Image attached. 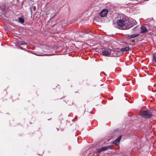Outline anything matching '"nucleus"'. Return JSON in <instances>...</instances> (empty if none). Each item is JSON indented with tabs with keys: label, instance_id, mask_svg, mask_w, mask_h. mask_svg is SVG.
<instances>
[{
	"label": "nucleus",
	"instance_id": "f257e3e1",
	"mask_svg": "<svg viewBox=\"0 0 156 156\" xmlns=\"http://www.w3.org/2000/svg\"><path fill=\"white\" fill-rule=\"evenodd\" d=\"M126 26L124 28V29H128L134 25V23H132V20L130 19H127L126 20Z\"/></svg>",
	"mask_w": 156,
	"mask_h": 156
},
{
	"label": "nucleus",
	"instance_id": "f03ea898",
	"mask_svg": "<svg viewBox=\"0 0 156 156\" xmlns=\"http://www.w3.org/2000/svg\"><path fill=\"white\" fill-rule=\"evenodd\" d=\"M141 115L145 118H149L151 117L152 114L150 110L144 111L140 113Z\"/></svg>",
	"mask_w": 156,
	"mask_h": 156
},
{
	"label": "nucleus",
	"instance_id": "7ed1b4c3",
	"mask_svg": "<svg viewBox=\"0 0 156 156\" xmlns=\"http://www.w3.org/2000/svg\"><path fill=\"white\" fill-rule=\"evenodd\" d=\"M116 23L120 28L124 29V28L126 26V21H124L121 19L118 20L116 21Z\"/></svg>",
	"mask_w": 156,
	"mask_h": 156
},
{
	"label": "nucleus",
	"instance_id": "20e7f679",
	"mask_svg": "<svg viewBox=\"0 0 156 156\" xmlns=\"http://www.w3.org/2000/svg\"><path fill=\"white\" fill-rule=\"evenodd\" d=\"M112 146H109L106 147H104L101 148H98L96 149V151L98 152H100L101 151H105L106 150L111 148Z\"/></svg>",
	"mask_w": 156,
	"mask_h": 156
},
{
	"label": "nucleus",
	"instance_id": "39448f33",
	"mask_svg": "<svg viewBox=\"0 0 156 156\" xmlns=\"http://www.w3.org/2000/svg\"><path fill=\"white\" fill-rule=\"evenodd\" d=\"M112 50L111 49H106L102 51L101 53L103 55L108 56L110 55Z\"/></svg>",
	"mask_w": 156,
	"mask_h": 156
},
{
	"label": "nucleus",
	"instance_id": "423d86ee",
	"mask_svg": "<svg viewBox=\"0 0 156 156\" xmlns=\"http://www.w3.org/2000/svg\"><path fill=\"white\" fill-rule=\"evenodd\" d=\"M108 12V10L106 9H102L100 13V15L102 17H104L106 16Z\"/></svg>",
	"mask_w": 156,
	"mask_h": 156
},
{
	"label": "nucleus",
	"instance_id": "0eeeda50",
	"mask_svg": "<svg viewBox=\"0 0 156 156\" xmlns=\"http://www.w3.org/2000/svg\"><path fill=\"white\" fill-rule=\"evenodd\" d=\"M122 136H119L113 142V143L116 145H118L120 142V141L121 139Z\"/></svg>",
	"mask_w": 156,
	"mask_h": 156
},
{
	"label": "nucleus",
	"instance_id": "6e6552de",
	"mask_svg": "<svg viewBox=\"0 0 156 156\" xmlns=\"http://www.w3.org/2000/svg\"><path fill=\"white\" fill-rule=\"evenodd\" d=\"M141 33H144L146 32L147 31V29L144 27H141Z\"/></svg>",
	"mask_w": 156,
	"mask_h": 156
},
{
	"label": "nucleus",
	"instance_id": "1a4fd4ad",
	"mask_svg": "<svg viewBox=\"0 0 156 156\" xmlns=\"http://www.w3.org/2000/svg\"><path fill=\"white\" fill-rule=\"evenodd\" d=\"M140 35V34H133L131 35L130 36H128L127 37L129 39H131V38H134Z\"/></svg>",
	"mask_w": 156,
	"mask_h": 156
},
{
	"label": "nucleus",
	"instance_id": "9d476101",
	"mask_svg": "<svg viewBox=\"0 0 156 156\" xmlns=\"http://www.w3.org/2000/svg\"><path fill=\"white\" fill-rule=\"evenodd\" d=\"M129 48L128 47L124 48L121 49V50L122 51H126L129 50Z\"/></svg>",
	"mask_w": 156,
	"mask_h": 156
},
{
	"label": "nucleus",
	"instance_id": "9b49d317",
	"mask_svg": "<svg viewBox=\"0 0 156 156\" xmlns=\"http://www.w3.org/2000/svg\"><path fill=\"white\" fill-rule=\"evenodd\" d=\"M19 21L20 22L22 23H24V20L21 18H19Z\"/></svg>",
	"mask_w": 156,
	"mask_h": 156
},
{
	"label": "nucleus",
	"instance_id": "f8f14e48",
	"mask_svg": "<svg viewBox=\"0 0 156 156\" xmlns=\"http://www.w3.org/2000/svg\"><path fill=\"white\" fill-rule=\"evenodd\" d=\"M19 44L20 45L26 44V43L25 42H20L19 43Z\"/></svg>",
	"mask_w": 156,
	"mask_h": 156
},
{
	"label": "nucleus",
	"instance_id": "ddd939ff",
	"mask_svg": "<svg viewBox=\"0 0 156 156\" xmlns=\"http://www.w3.org/2000/svg\"><path fill=\"white\" fill-rule=\"evenodd\" d=\"M153 60L156 62V55H154L153 58Z\"/></svg>",
	"mask_w": 156,
	"mask_h": 156
},
{
	"label": "nucleus",
	"instance_id": "4468645a",
	"mask_svg": "<svg viewBox=\"0 0 156 156\" xmlns=\"http://www.w3.org/2000/svg\"><path fill=\"white\" fill-rule=\"evenodd\" d=\"M132 20V23H134V25L136 24V21L135 20Z\"/></svg>",
	"mask_w": 156,
	"mask_h": 156
},
{
	"label": "nucleus",
	"instance_id": "2eb2a0df",
	"mask_svg": "<svg viewBox=\"0 0 156 156\" xmlns=\"http://www.w3.org/2000/svg\"><path fill=\"white\" fill-rule=\"evenodd\" d=\"M33 9H34V10H36V6H34L33 7Z\"/></svg>",
	"mask_w": 156,
	"mask_h": 156
},
{
	"label": "nucleus",
	"instance_id": "dca6fc26",
	"mask_svg": "<svg viewBox=\"0 0 156 156\" xmlns=\"http://www.w3.org/2000/svg\"><path fill=\"white\" fill-rule=\"evenodd\" d=\"M136 27H135V28H134L133 29V30L134 31H136Z\"/></svg>",
	"mask_w": 156,
	"mask_h": 156
},
{
	"label": "nucleus",
	"instance_id": "f3484780",
	"mask_svg": "<svg viewBox=\"0 0 156 156\" xmlns=\"http://www.w3.org/2000/svg\"><path fill=\"white\" fill-rule=\"evenodd\" d=\"M132 42H134V40H133V41H132Z\"/></svg>",
	"mask_w": 156,
	"mask_h": 156
}]
</instances>
